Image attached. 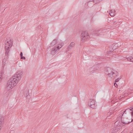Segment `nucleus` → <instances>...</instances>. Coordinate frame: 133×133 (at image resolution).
Instances as JSON below:
<instances>
[{
  "label": "nucleus",
  "instance_id": "1",
  "mask_svg": "<svg viewBox=\"0 0 133 133\" xmlns=\"http://www.w3.org/2000/svg\"><path fill=\"white\" fill-rule=\"evenodd\" d=\"M122 122L124 124L133 121V108L125 110L121 117Z\"/></svg>",
  "mask_w": 133,
  "mask_h": 133
},
{
  "label": "nucleus",
  "instance_id": "2",
  "mask_svg": "<svg viewBox=\"0 0 133 133\" xmlns=\"http://www.w3.org/2000/svg\"><path fill=\"white\" fill-rule=\"evenodd\" d=\"M12 41L9 39H7L5 42V50L6 58H4L2 61V62H6L7 58H8L9 53L10 51V49L12 46Z\"/></svg>",
  "mask_w": 133,
  "mask_h": 133
},
{
  "label": "nucleus",
  "instance_id": "3",
  "mask_svg": "<svg viewBox=\"0 0 133 133\" xmlns=\"http://www.w3.org/2000/svg\"><path fill=\"white\" fill-rule=\"evenodd\" d=\"M18 83L16 81L14 80V79L11 78L8 81L7 83L6 89L8 90H10L12 89Z\"/></svg>",
  "mask_w": 133,
  "mask_h": 133
},
{
  "label": "nucleus",
  "instance_id": "4",
  "mask_svg": "<svg viewBox=\"0 0 133 133\" xmlns=\"http://www.w3.org/2000/svg\"><path fill=\"white\" fill-rule=\"evenodd\" d=\"M63 43H62L61 44H59L55 45L51 49L50 54L51 55H54L56 52H58L60 48L63 46Z\"/></svg>",
  "mask_w": 133,
  "mask_h": 133
},
{
  "label": "nucleus",
  "instance_id": "5",
  "mask_svg": "<svg viewBox=\"0 0 133 133\" xmlns=\"http://www.w3.org/2000/svg\"><path fill=\"white\" fill-rule=\"evenodd\" d=\"M90 38L89 34L87 31H83L81 33V39L82 42H84L89 39Z\"/></svg>",
  "mask_w": 133,
  "mask_h": 133
},
{
  "label": "nucleus",
  "instance_id": "6",
  "mask_svg": "<svg viewBox=\"0 0 133 133\" xmlns=\"http://www.w3.org/2000/svg\"><path fill=\"white\" fill-rule=\"evenodd\" d=\"M22 74V71H19L12 78L14 80L16 81V82L18 83L21 79V76Z\"/></svg>",
  "mask_w": 133,
  "mask_h": 133
},
{
  "label": "nucleus",
  "instance_id": "7",
  "mask_svg": "<svg viewBox=\"0 0 133 133\" xmlns=\"http://www.w3.org/2000/svg\"><path fill=\"white\" fill-rule=\"evenodd\" d=\"M88 104L90 107L93 109L95 108L97 106L96 101L92 99L89 100Z\"/></svg>",
  "mask_w": 133,
  "mask_h": 133
},
{
  "label": "nucleus",
  "instance_id": "8",
  "mask_svg": "<svg viewBox=\"0 0 133 133\" xmlns=\"http://www.w3.org/2000/svg\"><path fill=\"white\" fill-rule=\"evenodd\" d=\"M121 128V127L119 125H117L115 127L114 129L112 130L111 133H116Z\"/></svg>",
  "mask_w": 133,
  "mask_h": 133
},
{
  "label": "nucleus",
  "instance_id": "9",
  "mask_svg": "<svg viewBox=\"0 0 133 133\" xmlns=\"http://www.w3.org/2000/svg\"><path fill=\"white\" fill-rule=\"evenodd\" d=\"M114 71V70L111 69L110 68H109L108 71V75L110 77H112V74L113 73V72Z\"/></svg>",
  "mask_w": 133,
  "mask_h": 133
},
{
  "label": "nucleus",
  "instance_id": "10",
  "mask_svg": "<svg viewBox=\"0 0 133 133\" xmlns=\"http://www.w3.org/2000/svg\"><path fill=\"white\" fill-rule=\"evenodd\" d=\"M29 90L28 89H26V90H25L23 91L24 94L25 95L26 98H30V96H29Z\"/></svg>",
  "mask_w": 133,
  "mask_h": 133
},
{
  "label": "nucleus",
  "instance_id": "11",
  "mask_svg": "<svg viewBox=\"0 0 133 133\" xmlns=\"http://www.w3.org/2000/svg\"><path fill=\"white\" fill-rule=\"evenodd\" d=\"M75 45V43L74 42H72L67 47L68 49L69 50L71 49Z\"/></svg>",
  "mask_w": 133,
  "mask_h": 133
},
{
  "label": "nucleus",
  "instance_id": "12",
  "mask_svg": "<svg viewBox=\"0 0 133 133\" xmlns=\"http://www.w3.org/2000/svg\"><path fill=\"white\" fill-rule=\"evenodd\" d=\"M115 11L114 10H111L110 11L109 14L112 16H114L115 15Z\"/></svg>",
  "mask_w": 133,
  "mask_h": 133
},
{
  "label": "nucleus",
  "instance_id": "13",
  "mask_svg": "<svg viewBox=\"0 0 133 133\" xmlns=\"http://www.w3.org/2000/svg\"><path fill=\"white\" fill-rule=\"evenodd\" d=\"M4 119V118L3 117L0 115V125H2L3 123V121Z\"/></svg>",
  "mask_w": 133,
  "mask_h": 133
},
{
  "label": "nucleus",
  "instance_id": "14",
  "mask_svg": "<svg viewBox=\"0 0 133 133\" xmlns=\"http://www.w3.org/2000/svg\"><path fill=\"white\" fill-rule=\"evenodd\" d=\"M57 42L56 39L54 40L51 43V45L52 46L54 45L57 43Z\"/></svg>",
  "mask_w": 133,
  "mask_h": 133
},
{
  "label": "nucleus",
  "instance_id": "15",
  "mask_svg": "<svg viewBox=\"0 0 133 133\" xmlns=\"http://www.w3.org/2000/svg\"><path fill=\"white\" fill-rule=\"evenodd\" d=\"M113 73L112 74V77H113L115 78L118 75V73L116 71L114 70Z\"/></svg>",
  "mask_w": 133,
  "mask_h": 133
},
{
  "label": "nucleus",
  "instance_id": "16",
  "mask_svg": "<svg viewBox=\"0 0 133 133\" xmlns=\"http://www.w3.org/2000/svg\"><path fill=\"white\" fill-rule=\"evenodd\" d=\"M127 60L129 61L133 62V57L130 56L127 58Z\"/></svg>",
  "mask_w": 133,
  "mask_h": 133
},
{
  "label": "nucleus",
  "instance_id": "17",
  "mask_svg": "<svg viewBox=\"0 0 133 133\" xmlns=\"http://www.w3.org/2000/svg\"><path fill=\"white\" fill-rule=\"evenodd\" d=\"M127 94H124V95H121L120 97L119 98V99H120L122 98L125 97V96H127Z\"/></svg>",
  "mask_w": 133,
  "mask_h": 133
},
{
  "label": "nucleus",
  "instance_id": "18",
  "mask_svg": "<svg viewBox=\"0 0 133 133\" xmlns=\"http://www.w3.org/2000/svg\"><path fill=\"white\" fill-rule=\"evenodd\" d=\"M6 65V62H2V66L3 68H4L5 66Z\"/></svg>",
  "mask_w": 133,
  "mask_h": 133
},
{
  "label": "nucleus",
  "instance_id": "19",
  "mask_svg": "<svg viewBox=\"0 0 133 133\" xmlns=\"http://www.w3.org/2000/svg\"><path fill=\"white\" fill-rule=\"evenodd\" d=\"M120 78H118L117 79H116V80H115V82H118L119 80V79H120Z\"/></svg>",
  "mask_w": 133,
  "mask_h": 133
},
{
  "label": "nucleus",
  "instance_id": "20",
  "mask_svg": "<svg viewBox=\"0 0 133 133\" xmlns=\"http://www.w3.org/2000/svg\"><path fill=\"white\" fill-rule=\"evenodd\" d=\"M21 59H25V58L24 57L22 56L21 57Z\"/></svg>",
  "mask_w": 133,
  "mask_h": 133
},
{
  "label": "nucleus",
  "instance_id": "21",
  "mask_svg": "<svg viewBox=\"0 0 133 133\" xmlns=\"http://www.w3.org/2000/svg\"><path fill=\"white\" fill-rule=\"evenodd\" d=\"M114 85L115 86V87H117V85L116 83H114Z\"/></svg>",
  "mask_w": 133,
  "mask_h": 133
},
{
  "label": "nucleus",
  "instance_id": "22",
  "mask_svg": "<svg viewBox=\"0 0 133 133\" xmlns=\"http://www.w3.org/2000/svg\"><path fill=\"white\" fill-rule=\"evenodd\" d=\"M14 130H11L10 131V133H14Z\"/></svg>",
  "mask_w": 133,
  "mask_h": 133
},
{
  "label": "nucleus",
  "instance_id": "23",
  "mask_svg": "<svg viewBox=\"0 0 133 133\" xmlns=\"http://www.w3.org/2000/svg\"><path fill=\"white\" fill-rule=\"evenodd\" d=\"M20 55L21 57L23 56V53L22 52H21L20 54Z\"/></svg>",
  "mask_w": 133,
  "mask_h": 133
},
{
  "label": "nucleus",
  "instance_id": "24",
  "mask_svg": "<svg viewBox=\"0 0 133 133\" xmlns=\"http://www.w3.org/2000/svg\"><path fill=\"white\" fill-rule=\"evenodd\" d=\"M2 127V125H0V131Z\"/></svg>",
  "mask_w": 133,
  "mask_h": 133
},
{
  "label": "nucleus",
  "instance_id": "25",
  "mask_svg": "<svg viewBox=\"0 0 133 133\" xmlns=\"http://www.w3.org/2000/svg\"><path fill=\"white\" fill-rule=\"evenodd\" d=\"M113 112L112 111H111V112L110 111V112H109V113H108V114H111V113H112Z\"/></svg>",
  "mask_w": 133,
  "mask_h": 133
},
{
  "label": "nucleus",
  "instance_id": "26",
  "mask_svg": "<svg viewBox=\"0 0 133 133\" xmlns=\"http://www.w3.org/2000/svg\"><path fill=\"white\" fill-rule=\"evenodd\" d=\"M112 103H114V101H111Z\"/></svg>",
  "mask_w": 133,
  "mask_h": 133
},
{
  "label": "nucleus",
  "instance_id": "27",
  "mask_svg": "<svg viewBox=\"0 0 133 133\" xmlns=\"http://www.w3.org/2000/svg\"><path fill=\"white\" fill-rule=\"evenodd\" d=\"M2 76L1 74H0V79L1 78Z\"/></svg>",
  "mask_w": 133,
  "mask_h": 133
},
{
  "label": "nucleus",
  "instance_id": "28",
  "mask_svg": "<svg viewBox=\"0 0 133 133\" xmlns=\"http://www.w3.org/2000/svg\"><path fill=\"white\" fill-rule=\"evenodd\" d=\"M94 1V0H90V1L92 2Z\"/></svg>",
  "mask_w": 133,
  "mask_h": 133
},
{
  "label": "nucleus",
  "instance_id": "29",
  "mask_svg": "<svg viewBox=\"0 0 133 133\" xmlns=\"http://www.w3.org/2000/svg\"><path fill=\"white\" fill-rule=\"evenodd\" d=\"M111 51H109V52H108V53H109V54H110V52H111Z\"/></svg>",
  "mask_w": 133,
  "mask_h": 133
},
{
  "label": "nucleus",
  "instance_id": "30",
  "mask_svg": "<svg viewBox=\"0 0 133 133\" xmlns=\"http://www.w3.org/2000/svg\"><path fill=\"white\" fill-rule=\"evenodd\" d=\"M69 55H70V56H71V53H70V54H69Z\"/></svg>",
  "mask_w": 133,
  "mask_h": 133
},
{
  "label": "nucleus",
  "instance_id": "31",
  "mask_svg": "<svg viewBox=\"0 0 133 133\" xmlns=\"http://www.w3.org/2000/svg\"><path fill=\"white\" fill-rule=\"evenodd\" d=\"M116 22V21H115L114 22V23H115Z\"/></svg>",
  "mask_w": 133,
  "mask_h": 133
},
{
  "label": "nucleus",
  "instance_id": "32",
  "mask_svg": "<svg viewBox=\"0 0 133 133\" xmlns=\"http://www.w3.org/2000/svg\"><path fill=\"white\" fill-rule=\"evenodd\" d=\"M117 124L116 122V123H115V124Z\"/></svg>",
  "mask_w": 133,
  "mask_h": 133
},
{
  "label": "nucleus",
  "instance_id": "33",
  "mask_svg": "<svg viewBox=\"0 0 133 133\" xmlns=\"http://www.w3.org/2000/svg\"><path fill=\"white\" fill-rule=\"evenodd\" d=\"M116 102H117V101H116V102H114V103H115Z\"/></svg>",
  "mask_w": 133,
  "mask_h": 133
}]
</instances>
